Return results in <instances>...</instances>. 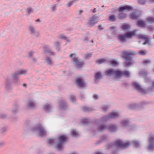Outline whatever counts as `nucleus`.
Returning a JSON list of instances; mask_svg holds the SVG:
<instances>
[{
	"label": "nucleus",
	"mask_w": 154,
	"mask_h": 154,
	"mask_svg": "<svg viewBox=\"0 0 154 154\" xmlns=\"http://www.w3.org/2000/svg\"><path fill=\"white\" fill-rule=\"evenodd\" d=\"M19 75L17 71L13 73L11 75V79L13 82L16 85H18L20 84L18 76Z\"/></svg>",
	"instance_id": "f8f14e48"
},
{
	"label": "nucleus",
	"mask_w": 154,
	"mask_h": 154,
	"mask_svg": "<svg viewBox=\"0 0 154 154\" xmlns=\"http://www.w3.org/2000/svg\"><path fill=\"white\" fill-rule=\"evenodd\" d=\"M138 38L140 39L144 40V36L140 35L138 36Z\"/></svg>",
	"instance_id": "052dcab7"
},
{
	"label": "nucleus",
	"mask_w": 154,
	"mask_h": 154,
	"mask_svg": "<svg viewBox=\"0 0 154 154\" xmlns=\"http://www.w3.org/2000/svg\"><path fill=\"white\" fill-rule=\"evenodd\" d=\"M31 131L35 133H37L39 136L43 137L46 135L47 131L44 127L41 124H39L31 128Z\"/></svg>",
	"instance_id": "7ed1b4c3"
},
{
	"label": "nucleus",
	"mask_w": 154,
	"mask_h": 154,
	"mask_svg": "<svg viewBox=\"0 0 154 154\" xmlns=\"http://www.w3.org/2000/svg\"><path fill=\"white\" fill-rule=\"evenodd\" d=\"M136 25L139 27H143L144 26V22L142 20H138L136 23Z\"/></svg>",
	"instance_id": "e433bc0d"
},
{
	"label": "nucleus",
	"mask_w": 154,
	"mask_h": 154,
	"mask_svg": "<svg viewBox=\"0 0 154 154\" xmlns=\"http://www.w3.org/2000/svg\"><path fill=\"white\" fill-rule=\"evenodd\" d=\"M35 53V51H33L32 50H31L28 52L27 56L29 58H31L32 57Z\"/></svg>",
	"instance_id": "79ce46f5"
},
{
	"label": "nucleus",
	"mask_w": 154,
	"mask_h": 154,
	"mask_svg": "<svg viewBox=\"0 0 154 154\" xmlns=\"http://www.w3.org/2000/svg\"><path fill=\"white\" fill-rule=\"evenodd\" d=\"M126 17V15L123 13H121L119 15V18L120 20H122Z\"/></svg>",
	"instance_id": "49530a36"
},
{
	"label": "nucleus",
	"mask_w": 154,
	"mask_h": 154,
	"mask_svg": "<svg viewBox=\"0 0 154 154\" xmlns=\"http://www.w3.org/2000/svg\"><path fill=\"white\" fill-rule=\"evenodd\" d=\"M98 29L100 30L103 29V28L102 27V25H100L98 26Z\"/></svg>",
	"instance_id": "338daca9"
},
{
	"label": "nucleus",
	"mask_w": 154,
	"mask_h": 154,
	"mask_svg": "<svg viewBox=\"0 0 154 154\" xmlns=\"http://www.w3.org/2000/svg\"><path fill=\"white\" fill-rule=\"evenodd\" d=\"M54 44L58 51H59L60 49V43L58 41L55 42H54Z\"/></svg>",
	"instance_id": "ea45409f"
},
{
	"label": "nucleus",
	"mask_w": 154,
	"mask_h": 154,
	"mask_svg": "<svg viewBox=\"0 0 154 154\" xmlns=\"http://www.w3.org/2000/svg\"><path fill=\"white\" fill-rule=\"evenodd\" d=\"M57 4H53L51 5L50 9L52 12H55L57 9Z\"/></svg>",
	"instance_id": "f704fd0d"
},
{
	"label": "nucleus",
	"mask_w": 154,
	"mask_h": 154,
	"mask_svg": "<svg viewBox=\"0 0 154 154\" xmlns=\"http://www.w3.org/2000/svg\"><path fill=\"white\" fill-rule=\"evenodd\" d=\"M109 20L112 21H115L116 20V16L114 15H112L109 17Z\"/></svg>",
	"instance_id": "603ef678"
},
{
	"label": "nucleus",
	"mask_w": 154,
	"mask_h": 154,
	"mask_svg": "<svg viewBox=\"0 0 154 154\" xmlns=\"http://www.w3.org/2000/svg\"><path fill=\"white\" fill-rule=\"evenodd\" d=\"M129 107L130 109H138L137 104V103L131 104L129 106Z\"/></svg>",
	"instance_id": "c03bdc74"
},
{
	"label": "nucleus",
	"mask_w": 154,
	"mask_h": 154,
	"mask_svg": "<svg viewBox=\"0 0 154 154\" xmlns=\"http://www.w3.org/2000/svg\"><path fill=\"white\" fill-rule=\"evenodd\" d=\"M45 62L48 66H52L53 64V62L52 59L50 57L48 56H46L45 57Z\"/></svg>",
	"instance_id": "b1692460"
},
{
	"label": "nucleus",
	"mask_w": 154,
	"mask_h": 154,
	"mask_svg": "<svg viewBox=\"0 0 154 154\" xmlns=\"http://www.w3.org/2000/svg\"><path fill=\"white\" fill-rule=\"evenodd\" d=\"M5 88L6 90L8 91L12 90V87L11 82L9 78H7L5 82Z\"/></svg>",
	"instance_id": "6ab92c4d"
},
{
	"label": "nucleus",
	"mask_w": 154,
	"mask_h": 154,
	"mask_svg": "<svg viewBox=\"0 0 154 154\" xmlns=\"http://www.w3.org/2000/svg\"><path fill=\"white\" fill-rule=\"evenodd\" d=\"M33 9L31 7L27 8L26 9V15L28 16H29L31 13L33 12Z\"/></svg>",
	"instance_id": "2f4dec72"
},
{
	"label": "nucleus",
	"mask_w": 154,
	"mask_h": 154,
	"mask_svg": "<svg viewBox=\"0 0 154 154\" xmlns=\"http://www.w3.org/2000/svg\"><path fill=\"white\" fill-rule=\"evenodd\" d=\"M118 70L115 69H110L105 72L106 75H115L116 78H118Z\"/></svg>",
	"instance_id": "ddd939ff"
},
{
	"label": "nucleus",
	"mask_w": 154,
	"mask_h": 154,
	"mask_svg": "<svg viewBox=\"0 0 154 154\" xmlns=\"http://www.w3.org/2000/svg\"><path fill=\"white\" fill-rule=\"evenodd\" d=\"M136 32V30L127 32L125 34L119 35L118 36V39L120 42H125L126 39L131 38L135 35Z\"/></svg>",
	"instance_id": "39448f33"
},
{
	"label": "nucleus",
	"mask_w": 154,
	"mask_h": 154,
	"mask_svg": "<svg viewBox=\"0 0 154 154\" xmlns=\"http://www.w3.org/2000/svg\"><path fill=\"white\" fill-rule=\"evenodd\" d=\"M111 119L110 117L109 114L108 115L105 116H103L100 119V121L102 122H104L107 121Z\"/></svg>",
	"instance_id": "c756f323"
},
{
	"label": "nucleus",
	"mask_w": 154,
	"mask_h": 154,
	"mask_svg": "<svg viewBox=\"0 0 154 154\" xmlns=\"http://www.w3.org/2000/svg\"><path fill=\"white\" fill-rule=\"evenodd\" d=\"M5 144V143L3 141H0V148L3 146Z\"/></svg>",
	"instance_id": "69168bd1"
},
{
	"label": "nucleus",
	"mask_w": 154,
	"mask_h": 154,
	"mask_svg": "<svg viewBox=\"0 0 154 154\" xmlns=\"http://www.w3.org/2000/svg\"><path fill=\"white\" fill-rule=\"evenodd\" d=\"M43 50L45 53L48 54L50 55H54L55 53L49 49V46L47 45H45L43 47Z\"/></svg>",
	"instance_id": "412c9836"
},
{
	"label": "nucleus",
	"mask_w": 154,
	"mask_h": 154,
	"mask_svg": "<svg viewBox=\"0 0 154 154\" xmlns=\"http://www.w3.org/2000/svg\"><path fill=\"white\" fill-rule=\"evenodd\" d=\"M102 76V73L100 72H97L95 75V81L98 80L101 78Z\"/></svg>",
	"instance_id": "4c0bfd02"
},
{
	"label": "nucleus",
	"mask_w": 154,
	"mask_h": 154,
	"mask_svg": "<svg viewBox=\"0 0 154 154\" xmlns=\"http://www.w3.org/2000/svg\"><path fill=\"white\" fill-rule=\"evenodd\" d=\"M72 136L74 137H77L79 134L78 132L75 129H72L70 131Z\"/></svg>",
	"instance_id": "c85d7f7f"
},
{
	"label": "nucleus",
	"mask_w": 154,
	"mask_h": 154,
	"mask_svg": "<svg viewBox=\"0 0 154 154\" xmlns=\"http://www.w3.org/2000/svg\"><path fill=\"white\" fill-rule=\"evenodd\" d=\"M32 60V62L34 63H37V58L32 57L31 58Z\"/></svg>",
	"instance_id": "4d7b16f0"
},
{
	"label": "nucleus",
	"mask_w": 154,
	"mask_h": 154,
	"mask_svg": "<svg viewBox=\"0 0 154 154\" xmlns=\"http://www.w3.org/2000/svg\"><path fill=\"white\" fill-rule=\"evenodd\" d=\"M107 129L110 132H114L117 130V127L116 125L112 124L108 126Z\"/></svg>",
	"instance_id": "a878e982"
},
{
	"label": "nucleus",
	"mask_w": 154,
	"mask_h": 154,
	"mask_svg": "<svg viewBox=\"0 0 154 154\" xmlns=\"http://www.w3.org/2000/svg\"><path fill=\"white\" fill-rule=\"evenodd\" d=\"M67 137L65 135H60L59 136L58 139L55 138H50L48 139V143L50 145L55 144L57 141L58 140L56 146V148L58 150H61L63 147L64 143L66 141Z\"/></svg>",
	"instance_id": "f03ea898"
},
{
	"label": "nucleus",
	"mask_w": 154,
	"mask_h": 154,
	"mask_svg": "<svg viewBox=\"0 0 154 154\" xmlns=\"http://www.w3.org/2000/svg\"><path fill=\"white\" fill-rule=\"evenodd\" d=\"M149 144L148 146V149L149 150H154V135H150L149 138Z\"/></svg>",
	"instance_id": "9b49d317"
},
{
	"label": "nucleus",
	"mask_w": 154,
	"mask_h": 154,
	"mask_svg": "<svg viewBox=\"0 0 154 154\" xmlns=\"http://www.w3.org/2000/svg\"><path fill=\"white\" fill-rule=\"evenodd\" d=\"M7 127L5 126H2L0 128V132L2 134H4L7 131Z\"/></svg>",
	"instance_id": "7c9ffc66"
},
{
	"label": "nucleus",
	"mask_w": 154,
	"mask_h": 154,
	"mask_svg": "<svg viewBox=\"0 0 154 154\" xmlns=\"http://www.w3.org/2000/svg\"><path fill=\"white\" fill-rule=\"evenodd\" d=\"M90 120L88 118H85L82 119L81 122L84 124H87L90 122Z\"/></svg>",
	"instance_id": "de8ad7c7"
},
{
	"label": "nucleus",
	"mask_w": 154,
	"mask_h": 154,
	"mask_svg": "<svg viewBox=\"0 0 154 154\" xmlns=\"http://www.w3.org/2000/svg\"><path fill=\"white\" fill-rule=\"evenodd\" d=\"M137 53L134 51H130L129 53L124 52L123 53V58L128 61L125 62V64L126 66H128L132 65L133 62L131 59V55L136 54Z\"/></svg>",
	"instance_id": "423d86ee"
},
{
	"label": "nucleus",
	"mask_w": 154,
	"mask_h": 154,
	"mask_svg": "<svg viewBox=\"0 0 154 154\" xmlns=\"http://www.w3.org/2000/svg\"><path fill=\"white\" fill-rule=\"evenodd\" d=\"M137 54H138L137 53H136ZM139 54H140L141 55H144V51L143 50L142 51H141L138 53Z\"/></svg>",
	"instance_id": "774afa93"
},
{
	"label": "nucleus",
	"mask_w": 154,
	"mask_h": 154,
	"mask_svg": "<svg viewBox=\"0 0 154 154\" xmlns=\"http://www.w3.org/2000/svg\"><path fill=\"white\" fill-rule=\"evenodd\" d=\"M138 3L140 5H144V0H139Z\"/></svg>",
	"instance_id": "680f3d73"
},
{
	"label": "nucleus",
	"mask_w": 154,
	"mask_h": 154,
	"mask_svg": "<svg viewBox=\"0 0 154 154\" xmlns=\"http://www.w3.org/2000/svg\"><path fill=\"white\" fill-rule=\"evenodd\" d=\"M97 14L94 15L91 18H90L88 23V25L91 27L93 26L95 24L97 23Z\"/></svg>",
	"instance_id": "2eb2a0df"
},
{
	"label": "nucleus",
	"mask_w": 154,
	"mask_h": 154,
	"mask_svg": "<svg viewBox=\"0 0 154 154\" xmlns=\"http://www.w3.org/2000/svg\"><path fill=\"white\" fill-rule=\"evenodd\" d=\"M121 28L122 30H125L129 29L130 26L128 24H124L121 26Z\"/></svg>",
	"instance_id": "37998d69"
},
{
	"label": "nucleus",
	"mask_w": 154,
	"mask_h": 154,
	"mask_svg": "<svg viewBox=\"0 0 154 154\" xmlns=\"http://www.w3.org/2000/svg\"><path fill=\"white\" fill-rule=\"evenodd\" d=\"M17 71L19 75H26L28 72V70L26 69H20Z\"/></svg>",
	"instance_id": "72a5a7b5"
},
{
	"label": "nucleus",
	"mask_w": 154,
	"mask_h": 154,
	"mask_svg": "<svg viewBox=\"0 0 154 154\" xmlns=\"http://www.w3.org/2000/svg\"><path fill=\"white\" fill-rule=\"evenodd\" d=\"M7 118V115L4 113L0 114V118L1 119H5Z\"/></svg>",
	"instance_id": "5fc2aeb1"
},
{
	"label": "nucleus",
	"mask_w": 154,
	"mask_h": 154,
	"mask_svg": "<svg viewBox=\"0 0 154 154\" xmlns=\"http://www.w3.org/2000/svg\"><path fill=\"white\" fill-rule=\"evenodd\" d=\"M122 76L129 78L130 77V73L128 71L118 70V78H120Z\"/></svg>",
	"instance_id": "dca6fc26"
},
{
	"label": "nucleus",
	"mask_w": 154,
	"mask_h": 154,
	"mask_svg": "<svg viewBox=\"0 0 154 154\" xmlns=\"http://www.w3.org/2000/svg\"><path fill=\"white\" fill-rule=\"evenodd\" d=\"M146 22L150 24L154 23V17H148L146 19Z\"/></svg>",
	"instance_id": "473e14b6"
},
{
	"label": "nucleus",
	"mask_w": 154,
	"mask_h": 154,
	"mask_svg": "<svg viewBox=\"0 0 154 154\" xmlns=\"http://www.w3.org/2000/svg\"><path fill=\"white\" fill-rule=\"evenodd\" d=\"M131 85L140 94H144V89L142 88L139 83L136 82H133L131 83Z\"/></svg>",
	"instance_id": "6e6552de"
},
{
	"label": "nucleus",
	"mask_w": 154,
	"mask_h": 154,
	"mask_svg": "<svg viewBox=\"0 0 154 154\" xmlns=\"http://www.w3.org/2000/svg\"><path fill=\"white\" fill-rule=\"evenodd\" d=\"M151 63V60L149 59L145 60V64L150 63Z\"/></svg>",
	"instance_id": "e2e57ef3"
},
{
	"label": "nucleus",
	"mask_w": 154,
	"mask_h": 154,
	"mask_svg": "<svg viewBox=\"0 0 154 154\" xmlns=\"http://www.w3.org/2000/svg\"><path fill=\"white\" fill-rule=\"evenodd\" d=\"M145 83H146V86L149 87L148 90H145V93L154 91V80L150 82L149 78L147 75V72L145 71Z\"/></svg>",
	"instance_id": "0eeeda50"
},
{
	"label": "nucleus",
	"mask_w": 154,
	"mask_h": 154,
	"mask_svg": "<svg viewBox=\"0 0 154 154\" xmlns=\"http://www.w3.org/2000/svg\"><path fill=\"white\" fill-rule=\"evenodd\" d=\"M82 109L85 111H89L92 110V109L87 106H84L82 108Z\"/></svg>",
	"instance_id": "864d4df0"
},
{
	"label": "nucleus",
	"mask_w": 154,
	"mask_h": 154,
	"mask_svg": "<svg viewBox=\"0 0 154 154\" xmlns=\"http://www.w3.org/2000/svg\"><path fill=\"white\" fill-rule=\"evenodd\" d=\"M138 109H140L143 108L144 105V101H142L137 104Z\"/></svg>",
	"instance_id": "58836bf2"
},
{
	"label": "nucleus",
	"mask_w": 154,
	"mask_h": 154,
	"mask_svg": "<svg viewBox=\"0 0 154 154\" xmlns=\"http://www.w3.org/2000/svg\"><path fill=\"white\" fill-rule=\"evenodd\" d=\"M122 126L124 127H128L129 130H133L136 127L134 125H130V122L128 119L122 120L120 122Z\"/></svg>",
	"instance_id": "1a4fd4ad"
},
{
	"label": "nucleus",
	"mask_w": 154,
	"mask_h": 154,
	"mask_svg": "<svg viewBox=\"0 0 154 154\" xmlns=\"http://www.w3.org/2000/svg\"><path fill=\"white\" fill-rule=\"evenodd\" d=\"M18 105L17 104H14L11 109V112L14 114H16L18 112Z\"/></svg>",
	"instance_id": "393cba45"
},
{
	"label": "nucleus",
	"mask_w": 154,
	"mask_h": 154,
	"mask_svg": "<svg viewBox=\"0 0 154 154\" xmlns=\"http://www.w3.org/2000/svg\"><path fill=\"white\" fill-rule=\"evenodd\" d=\"M69 97L71 100L72 102H74L75 100V97L74 95H71Z\"/></svg>",
	"instance_id": "6e6d98bb"
},
{
	"label": "nucleus",
	"mask_w": 154,
	"mask_h": 154,
	"mask_svg": "<svg viewBox=\"0 0 154 154\" xmlns=\"http://www.w3.org/2000/svg\"><path fill=\"white\" fill-rule=\"evenodd\" d=\"M151 39L150 36L145 35V45H146L148 47H149L152 45Z\"/></svg>",
	"instance_id": "bb28decb"
},
{
	"label": "nucleus",
	"mask_w": 154,
	"mask_h": 154,
	"mask_svg": "<svg viewBox=\"0 0 154 154\" xmlns=\"http://www.w3.org/2000/svg\"><path fill=\"white\" fill-rule=\"evenodd\" d=\"M108 128V126L104 124H99L97 125L94 131L101 132Z\"/></svg>",
	"instance_id": "f3484780"
},
{
	"label": "nucleus",
	"mask_w": 154,
	"mask_h": 154,
	"mask_svg": "<svg viewBox=\"0 0 154 154\" xmlns=\"http://www.w3.org/2000/svg\"><path fill=\"white\" fill-rule=\"evenodd\" d=\"M43 108L44 111L47 112H51L52 109L51 106L48 104H45L43 107Z\"/></svg>",
	"instance_id": "cd10ccee"
},
{
	"label": "nucleus",
	"mask_w": 154,
	"mask_h": 154,
	"mask_svg": "<svg viewBox=\"0 0 154 154\" xmlns=\"http://www.w3.org/2000/svg\"><path fill=\"white\" fill-rule=\"evenodd\" d=\"M36 103L32 99L28 100L26 102V106L28 109H33L35 108Z\"/></svg>",
	"instance_id": "4468645a"
},
{
	"label": "nucleus",
	"mask_w": 154,
	"mask_h": 154,
	"mask_svg": "<svg viewBox=\"0 0 154 154\" xmlns=\"http://www.w3.org/2000/svg\"><path fill=\"white\" fill-rule=\"evenodd\" d=\"M29 31L30 34L36 37H38L39 36V32L32 25H29L28 27Z\"/></svg>",
	"instance_id": "9d476101"
},
{
	"label": "nucleus",
	"mask_w": 154,
	"mask_h": 154,
	"mask_svg": "<svg viewBox=\"0 0 154 154\" xmlns=\"http://www.w3.org/2000/svg\"><path fill=\"white\" fill-rule=\"evenodd\" d=\"M133 7L130 5H125L123 7H122L119 8V12H123L124 11L127 10L128 11L132 10Z\"/></svg>",
	"instance_id": "5701e85b"
},
{
	"label": "nucleus",
	"mask_w": 154,
	"mask_h": 154,
	"mask_svg": "<svg viewBox=\"0 0 154 154\" xmlns=\"http://www.w3.org/2000/svg\"><path fill=\"white\" fill-rule=\"evenodd\" d=\"M79 0H71L66 4V6L68 8L70 7L74 3L76 2Z\"/></svg>",
	"instance_id": "c9c22d12"
},
{
	"label": "nucleus",
	"mask_w": 154,
	"mask_h": 154,
	"mask_svg": "<svg viewBox=\"0 0 154 154\" xmlns=\"http://www.w3.org/2000/svg\"><path fill=\"white\" fill-rule=\"evenodd\" d=\"M131 17L132 19L137 20L138 19L139 16L135 13H133L131 15Z\"/></svg>",
	"instance_id": "a19ab883"
},
{
	"label": "nucleus",
	"mask_w": 154,
	"mask_h": 154,
	"mask_svg": "<svg viewBox=\"0 0 154 154\" xmlns=\"http://www.w3.org/2000/svg\"><path fill=\"white\" fill-rule=\"evenodd\" d=\"M110 64L113 66H116L118 65V63L116 60H112L110 61Z\"/></svg>",
	"instance_id": "8fccbe9b"
},
{
	"label": "nucleus",
	"mask_w": 154,
	"mask_h": 154,
	"mask_svg": "<svg viewBox=\"0 0 154 154\" xmlns=\"http://www.w3.org/2000/svg\"><path fill=\"white\" fill-rule=\"evenodd\" d=\"M132 144L135 147H139L140 145V142L137 140L128 141L125 143H123L121 140H118L108 144V148H109L112 147H116L119 148H125Z\"/></svg>",
	"instance_id": "f257e3e1"
},
{
	"label": "nucleus",
	"mask_w": 154,
	"mask_h": 154,
	"mask_svg": "<svg viewBox=\"0 0 154 154\" xmlns=\"http://www.w3.org/2000/svg\"><path fill=\"white\" fill-rule=\"evenodd\" d=\"M59 106L60 109L63 110L67 109L68 108L67 103L65 100H64L59 101Z\"/></svg>",
	"instance_id": "a211bd4d"
},
{
	"label": "nucleus",
	"mask_w": 154,
	"mask_h": 154,
	"mask_svg": "<svg viewBox=\"0 0 154 154\" xmlns=\"http://www.w3.org/2000/svg\"><path fill=\"white\" fill-rule=\"evenodd\" d=\"M106 59H99L97 60L96 62L99 64H101L106 63Z\"/></svg>",
	"instance_id": "09e8293b"
},
{
	"label": "nucleus",
	"mask_w": 154,
	"mask_h": 154,
	"mask_svg": "<svg viewBox=\"0 0 154 154\" xmlns=\"http://www.w3.org/2000/svg\"><path fill=\"white\" fill-rule=\"evenodd\" d=\"M59 37L61 39H63L67 41V42L70 41V40L69 38L66 37L63 34H60L59 36Z\"/></svg>",
	"instance_id": "a18cd8bd"
},
{
	"label": "nucleus",
	"mask_w": 154,
	"mask_h": 154,
	"mask_svg": "<svg viewBox=\"0 0 154 154\" xmlns=\"http://www.w3.org/2000/svg\"><path fill=\"white\" fill-rule=\"evenodd\" d=\"M110 119H115L120 117V112H114L109 114Z\"/></svg>",
	"instance_id": "4be33fe9"
},
{
	"label": "nucleus",
	"mask_w": 154,
	"mask_h": 154,
	"mask_svg": "<svg viewBox=\"0 0 154 154\" xmlns=\"http://www.w3.org/2000/svg\"><path fill=\"white\" fill-rule=\"evenodd\" d=\"M69 57L72 58V61L74 67L77 69H80L82 68L85 64L84 62L79 57H77L75 54H71L69 55Z\"/></svg>",
	"instance_id": "20e7f679"
},
{
	"label": "nucleus",
	"mask_w": 154,
	"mask_h": 154,
	"mask_svg": "<svg viewBox=\"0 0 154 154\" xmlns=\"http://www.w3.org/2000/svg\"><path fill=\"white\" fill-rule=\"evenodd\" d=\"M92 54L91 53H88L85 54V58L86 59L88 58L89 57H91Z\"/></svg>",
	"instance_id": "13d9d810"
},
{
	"label": "nucleus",
	"mask_w": 154,
	"mask_h": 154,
	"mask_svg": "<svg viewBox=\"0 0 154 154\" xmlns=\"http://www.w3.org/2000/svg\"><path fill=\"white\" fill-rule=\"evenodd\" d=\"M107 138V136L106 135H103L102 137V139L103 140H106Z\"/></svg>",
	"instance_id": "0e129e2a"
},
{
	"label": "nucleus",
	"mask_w": 154,
	"mask_h": 154,
	"mask_svg": "<svg viewBox=\"0 0 154 154\" xmlns=\"http://www.w3.org/2000/svg\"><path fill=\"white\" fill-rule=\"evenodd\" d=\"M93 98L94 100H97L99 98L98 96L97 95L95 94L93 95Z\"/></svg>",
	"instance_id": "bf43d9fd"
},
{
	"label": "nucleus",
	"mask_w": 154,
	"mask_h": 154,
	"mask_svg": "<svg viewBox=\"0 0 154 154\" xmlns=\"http://www.w3.org/2000/svg\"><path fill=\"white\" fill-rule=\"evenodd\" d=\"M109 107L106 105H103L102 106V109L103 111L105 112L109 109Z\"/></svg>",
	"instance_id": "3c124183"
},
{
	"label": "nucleus",
	"mask_w": 154,
	"mask_h": 154,
	"mask_svg": "<svg viewBox=\"0 0 154 154\" xmlns=\"http://www.w3.org/2000/svg\"><path fill=\"white\" fill-rule=\"evenodd\" d=\"M76 82L77 85L79 87L83 88L86 86L85 83L81 78L77 79L76 81Z\"/></svg>",
	"instance_id": "aec40b11"
}]
</instances>
